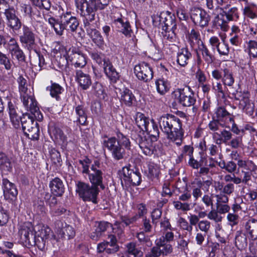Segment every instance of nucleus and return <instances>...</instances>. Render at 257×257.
Listing matches in <instances>:
<instances>
[{"label": "nucleus", "mask_w": 257, "mask_h": 257, "mask_svg": "<svg viewBox=\"0 0 257 257\" xmlns=\"http://www.w3.org/2000/svg\"><path fill=\"white\" fill-rule=\"evenodd\" d=\"M160 126L168 139L175 142L178 146L181 145L184 136L182 121L177 116L167 114L160 118Z\"/></svg>", "instance_id": "1"}, {"label": "nucleus", "mask_w": 257, "mask_h": 257, "mask_svg": "<svg viewBox=\"0 0 257 257\" xmlns=\"http://www.w3.org/2000/svg\"><path fill=\"white\" fill-rule=\"evenodd\" d=\"M47 21L58 36L63 35L64 30L73 34L77 32L79 26L78 19L73 16L71 12L63 13L59 19L50 16Z\"/></svg>", "instance_id": "2"}, {"label": "nucleus", "mask_w": 257, "mask_h": 257, "mask_svg": "<svg viewBox=\"0 0 257 257\" xmlns=\"http://www.w3.org/2000/svg\"><path fill=\"white\" fill-rule=\"evenodd\" d=\"M91 58L99 65L102 66L106 76L109 79L110 83H115L119 79L120 75L110 61L106 59L105 56L101 52L92 51L89 53Z\"/></svg>", "instance_id": "3"}, {"label": "nucleus", "mask_w": 257, "mask_h": 257, "mask_svg": "<svg viewBox=\"0 0 257 257\" xmlns=\"http://www.w3.org/2000/svg\"><path fill=\"white\" fill-rule=\"evenodd\" d=\"M96 12L83 14L80 15L84 18V27L87 35L91 38L93 42L99 48L103 49L104 46V41L100 33L97 30L91 23L95 20Z\"/></svg>", "instance_id": "4"}, {"label": "nucleus", "mask_w": 257, "mask_h": 257, "mask_svg": "<svg viewBox=\"0 0 257 257\" xmlns=\"http://www.w3.org/2000/svg\"><path fill=\"white\" fill-rule=\"evenodd\" d=\"M110 0H75L76 11L79 15L94 13L104 10Z\"/></svg>", "instance_id": "5"}, {"label": "nucleus", "mask_w": 257, "mask_h": 257, "mask_svg": "<svg viewBox=\"0 0 257 257\" xmlns=\"http://www.w3.org/2000/svg\"><path fill=\"white\" fill-rule=\"evenodd\" d=\"M76 192L83 201L92 202L95 204L98 203L99 190L96 186L79 181L76 183Z\"/></svg>", "instance_id": "6"}, {"label": "nucleus", "mask_w": 257, "mask_h": 257, "mask_svg": "<svg viewBox=\"0 0 257 257\" xmlns=\"http://www.w3.org/2000/svg\"><path fill=\"white\" fill-rule=\"evenodd\" d=\"M220 9L221 12L215 18V25L216 27H219L222 30L226 31L228 27V22L236 21L239 18L238 11L236 7H230L228 5Z\"/></svg>", "instance_id": "7"}, {"label": "nucleus", "mask_w": 257, "mask_h": 257, "mask_svg": "<svg viewBox=\"0 0 257 257\" xmlns=\"http://www.w3.org/2000/svg\"><path fill=\"white\" fill-rule=\"evenodd\" d=\"M61 59L63 60V63L61 64V67L67 66L70 63L75 68H83L87 63L85 55L75 47H72L67 50L63 58Z\"/></svg>", "instance_id": "8"}, {"label": "nucleus", "mask_w": 257, "mask_h": 257, "mask_svg": "<svg viewBox=\"0 0 257 257\" xmlns=\"http://www.w3.org/2000/svg\"><path fill=\"white\" fill-rule=\"evenodd\" d=\"M122 186H139L142 182V175L138 169L132 168L129 165L119 171Z\"/></svg>", "instance_id": "9"}, {"label": "nucleus", "mask_w": 257, "mask_h": 257, "mask_svg": "<svg viewBox=\"0 0 257 257\" xmlns=\"http://www.w3.org/2000/svg\"><path fill=\"white\" fill-rule=\"evenodd\" d=\"M37 37V36L35 33V31L31 27L24 25L22 33L19 36L20 41L22 46L29 52L36 49Z\"/></svg>", "instance_id": "10"}, {"label": "nucleus", "mask_w": 257, "mask_h": 257, "mask_svg": "<svg viewBox=\"0 0 257 257\" xmlns=\"http://www.w3.org/2000/svg\"><path fill=\"white\" fill-rule=\"evenodd\" d=\"M20 98L26 109L30 111L38 121H42L43 118V115L40 111L37 101L31 92L21 95Z\"/></svg>", "instance_id": "11"}, {"label": "nucleus", "mask_w": 257, "mask_h": 257, "mask_svg": "<svg viewBox=\"0 0 257 257\" xmlns=\"http://www.w3.org/2000/svg\"><path fill=\"white\" fill-rule=\"evenodd\" d=\"M222 82L225 88L228 91V93L231 95V98L234 99H239L241 94V91H239L234 86L235 84V77L232 71L227 68H225L223 70V77Z\"/></svg>", "instance_id": "12"}, {"label": "nucleus", "mask_w": 257, "mask_h": 257, "mask_svg": "<svg viewBox=\"0 0 257 257\" xmlns=\"http://www.w3.org/2000/svg\"><path fill=\"white\" fill-rule=\"evenodd\" d=\"M103 146L110 152L115 161L123 159L125 155L124 148L117 142L116 138L110 137L103 141Z\"/></svg>", "instance_id": "13"}, {"label": "nucleus", "mask_w": 257, "mask_h": 257, "mask_svg": "<svg viewBox=\"0 0 257 257\" xmlns=\"http://www.w3.org/2000/svg\"><path fill=\"white\" fill-rule=\"evenodd\" d=\"M37 227L38 230L35 231L34 243L40 250H43L46 242L52 235V231L47 226L40 225Z\"/></svg>", "instance_id": "14"}, {"label": "nucleus", "mask_w": 257, "mask_h": 257, "mask_svg": "<svg viewBox=\"0 0 257 257\" xmlns=\"http://www.w3.org/2000/svg\"><path fill=\"white\" fill-rule=\"evenodd\" d=\"M175 92L178 93L179 102L183 106L190 107L195 104L196 98L195 94L189 86L178 88Z\"/></svg>", "instance_id": "15"}, {"label": "nucleus", "mask_w": 257, "mask_h": 257, "mask_svg": "<svg viewBox=\"0 0 257 257\" xmlns=\"http://www.w3.org/2000/svg\"><path fill=\"white\" fill-rule=\"evenodd\" d=\"M134 70L137 78L145 82L150 81L153 77L152 68L147 63L143 62L136 65Z\"/></svg>", "instance_id": "16"}, {"label": "nucleus", "mask_w": 257, "mask_h": 257, "mask_svg": "<svg viewBox=\"0 0 257 257\" xmlns=\"http://www.w3.org/2000/svg\"><path fill=\"white\" fill-rule=\"evenodd\" d=\"M191 18L195 25L202 28L206 27L210 21V16L207 12L199 8H194L191 12Z\"/></svg>", "instance_id": "17"}, {"label": "nucleus", "mask_w": 257, "mask_h": 257, "mask_svg": "<svg viewBox=\"0 0 257 257\" xmlns=\"http://www.w3.org/2000/svg\"><path fill=\"white\" fill-rule=\"evenodd\" d=\"M108 238L109 241H104L97 244V250L98 253H102L104 251L108 254H112L116 252L119 249L117 244V240L114 235L110 234Z\"/></svg>", "instance_id": "18"}, {"label": "nucleus", "mask_w": 257, "mask_h": 257, "mask_svg": "<svg viewBox=\"0 0 257 257\" xmlns=\"http://www.w3.org/2000/svg\"><path fill=\"white\" fill-rule=\"evenodd\" d=\"M34 230L33 225L30 222H26L21 225L19 235L22 241L32 245L34 241Z\"/></svg>", "instance_id": "19"}, {"label": "nucleus", "mask_w": 257, "mask_h": 257, "mask_svg": "<svg viewBox=\"0 0 257 257\" xmlns=\"http://www.w3.org/2000/svg\"><path fill=\"white\" fill-rule=\"evenodd\" d=\"M6 24L7 28L13 33L18 32L24 24L22 23L21 19L16 14V11L14 10L5 16Z\"/></svg>", "instance_id": "20"}, {"label": "nucleus", "mask_w": 257, "mask_h": 257, "mask_svg": "<svg viewBox=\"0 0 257 257\" xmlns=\"http://www.w3.org/2000/svg\"><path fill=\"white\" fill-rule=\"evenodd\" d=\"M159 22L158 27L162 30L176 29L177 28L175 17L171 14L163 13L157 18Z\"/></svg>", "instance_id": "21"}, {"label": "nucleus", "mask_w": 257, "mask_h": 257, "mask_svg": "<svg viewBox=\"0 0 257 257\" xmlns=\"http://www.w3.org/2000/svg\"><path fill=\"white\" fill-rule=\"evenodd\" d=\"M113 24L115 25L117 31L123 34L126 37H131L133 35V31L128 21L121 16L113 20Z\"/></svg>", "instance_id": "22"}, {"label": "nucleus", "mask_w": 257, "mask_h": 257, "mask_svg": "<svg viewBox=\"0 0 257 257\" xmlns=\"http://www.w3.org/2000/svg\"><path fill=\"white\" fill-rule=\"evenodd\" d=\"M136 140L144 155L151 156L154 154L155 147L151 139L147 138L141 134H139L138 137L136 138Z\"/></svg>", "instance_id": "23"}, {"label": "nucleus", "mask_w": 257, "mask_h": 257, "mask_svg": "<svg viewBox=\"0 0 257 257\" xmlns=\"http://www.w3.org/2000/svg\"><path fill=\"white\" fill-rule=\"evenodd\" d=\"M2 181L5 198L9 202L15 200L18 193L16 185L7 178H3Z\"/></svg>", "instance_id": "24"}, {"label": "nucleus", "mask_w": 257, "mask_h": 257, "mask_svg": "<svg viewBox=\"0 0 257 257\" xmlns=\"http://www.w3.org/2000/svg\"><path fill=\"white\" fill-rule=\"evenodd\" d=\"M239 100L238 107L241 109L246 114L251 116L253 114L254 104L250 101L249 97L241 92L239 99H235Z\"/></svg>", "instance_id": "25"}, {"label": "nucleus", "mask_w": 257, "mask_h": 257, "mask_svg": "<svg viewBox=\"0 0 257 257\" xmlns=\"http://www.w3.org/2000/svg\"><path fill=\"white\" fill-rule=\"evenodd\" d=\"M49 187L55 196L61 197L65 192L64 184L62 180L58 177H55L50 182Z\"/></svg>", "instance_id": "26"}, {"label": "nucleus", "mask_w": 257, "mask_h": 257, "mask_svg": "<svg viewBox=\"0 0 257 257\" xmlns=\"http://www.w3.org/2000/svg\"><path fill=\"white\" fill-rule=\"evenodd\" d=\"M88 178L91 185L96 186L103 190L105 188L104 185L103 184V172L101 170H91L89 172Z\"/></svg>", "instance_id": "27"}, {"label": "nucleus", "mask_w": 257, "mask_h": 257, "mask_svg": "<svg viewBox=\"0 0 257 257\" xmlns=\"http://www.w3.org/2000/svg\"><path fill=\"white\" fill-rule=\"evenodd\" d=\"M216 119L224 123H229V122L233 121V115L227 111L223 106H218L214 112Z\"/></svg>", "instance_id": "28"}, {"label": "nucleus", "mask_w": 257, "mask_h": 257, "mask_svg": "<svg viewBox=\"0 0 257 257\" xmlns=\"http://www.w3.org/2000/svg\"><path fill=\"white\" fill-rule=\"evenodd\" d=\"M155 246L159 252L163 256H167L173 252V247L171 244L165 242L164 237H160L155 240Z\"/></svg>", "instance_id": "29"}, {"label": "nucleus", "mask_w": 257, "mask_h": 257, "mask_svg": "<svg viewBox=\"0 0 257 257\" xmlns=\"http://www.w3.org/2000/svg\"><path fill=\"white\" fill-rule=\"evenodd\" d=\"M34 117H35L33 115L27 112L24 113L23 116L21 117L22 129L24 134L30 131L33 126L38 125V123L35 121Z\"/></svg>", "instance_id": "30"}, {"label": "nucleus", "mask_w": 257, "mask_h": 257, "mask_svg": "<svg viewBox=\"0 0 257 257\" xmlns=\"http://www.w3.org/2000/svg\"><path fill=\"white\" fill-rule=\"evenodd\" d=\"M232 134L230 131L223 129L220 132H216L212 135L213 139L217 144H227L232 138Z\"/></svg>", "instance_id": "31"}, {"label": "nucleus", "mask_w": 257, "mask_h": 257, "mask_svg": "<svg viewBox=\"0 0 257 257\" xmlns=\"http://www.w3.org/2000/svg\"><path fill=\"white\" fill-rule=\"evenodd\" d=\"M76 78L80 86L84 90L88 89L91 85L92 81L90 75L84 73L81 70L76 71Z\"/></svg>", "instance_id": "32"}, {"label": "nucleus", "mask_w": 257, "mask_h": 257, "mask_svg": "<svg viewBox=\"0 0 257 257\" xmlns=\"http://www.w3.org/2000/svg\"><path fill=\"white\" fill-rule=\"evenodd\" d=\"M50 213L52 216H60L66 212L67 210L61 206H58L57 199L53 197L49 202Z\"/></svg>", "instance_id": "33"}, {"label": "nucleus", "mask_w": 257, "mask_h": 257, "mask_svg": "<svg viewBox=\"0 0 257 257\" xmlns=\"http://www.w3.org/2000/svg\"><path fill=\"white\" fill-rule=\"evenodd\" d=\"M135 121L138 126L142 131H140V134L144 135L143 132L148 131V127L150 126L151 123L150 119L142 113L137 112L136 114Z\"/></svg>", "instance_id": "34"}, {"label": "nucleus", "mask_w": 257, "mask_h": 257, "mask_svg": "<svg viewBox=\"0 0 257 257\" xmlns=\"http://www.w3.org/2000/svg\"><path fill=\"white\" fill-rule=\"evenodd\" d=\"M136 97L132 91L127 88H124L121 93L120 102L128 107L135 105Z\"/></svg>", "instance_id": "35"}, {"label": "nucleus", "mask_w": 257, "mask_h": 257, "mask_svg": "<svg viewBox=\"0 0 257 257\" xmlns=\"http://www.w3.org/2000/svg\"><path fill=\"white\" fill-rule=\"evenodd\" d=\"M191 56L192 54L187 48H182L179 50L177 53V63L181 66L184 67L188 64V61Z\"/></svg>", "instance_id": "36"}, {"label": "nucleus", "mask_w": 257, "mask_h": 257, "mask_svg": "<svg viewBox=\"0 0 257 257\" xmlns=\"http://www.w3.org/2000/svg\"><path fill=\"white\" fill-rule=\"evenodd\" d=\"M245 229L252 240L257 239V220L249 219L245 224Z\"/></svg>", "instance_id": "37"}, {"label": "nucleus", "mask_w": 257, "mask_h": 257, "mask_svg": "<svg viewBox=\"0 0 257 257\" xmlns=\"http://www.w3.org/2000/svg\"><path fill=\"white\" fill-rule=\"evenodd\" d=\"M235 245L239 250L245 249L247 246V238L242 231H237L235 235Z\"/></svg>", "instance_id": "38"}, {"label": "nucleus", "mask_w": 257, "mask_h": 257, "mask_svg": "<svg viewBox=\"0 0 257 257\" xmlns=\"http://www.w3.org/2000/svg\"><path fill=\"white\" fill-rule=\"evenodd\" d=\"M199 51L200 52L202 58L208 65L213 63L215 58L214 55L210 52L207 46L203 42L199 46Z\"/></svg>", "instance_id": "39"}, {"label": "nucleus", "mask_w": 257, "mask_h": 257, "mask_svg": "<svg viewBox=\"0 0 257 257\" xmlns=\"http://www.w3.org/2000/svg\"><path fill=\"white\" fill-rule=\"evenodd\" d=\"M244 5L243 14L244 16L251 19L257 18V5L250 2Z\"/></svg>", "instance_id": "40"}, {"label": "nucleus", "mask_w": 257, "mask_h": 257, "mask_svg": "<svg viewBox=\"0 0 257 257\" xmlns=\"http://www.w3.org/2000/svg\"><path fill=\"white\" fill-rule=\"evenodd\" d=\"M237 165L238 169H241L242 170L244 171L253 172L257 168V166L254 163L248 159H243L242 158L239 159L237 162Z\"/></svg>", "instance_id": "41"}, {"label": "nucleus", "mask_w": 257, "mask_h": 257, "mask_svg": "<svg viewBox=\"0 0 257 257\" xmlns=\"http://www.w3.org/2000/svg\"><path fill=\"white\" fill-rule=\"evenodd\" d=\"M13 165L10 158L4 153L0 152V170L3 173L12 171Z\"/></svg>", "instance_id": "42"}, {"label": "nucleus", "mask_w": 257, "mask_h": 257, "mask_svg": "<svg viewBox=\"0 0 257 257\" xmlns=\"http://www.w3.org/2000/svg\"><path fill=\"white\" fill-rule=\"evenodd\" d=\"M75 111L77 116V121L81 125H86L87 116L84 106L82 105H77L75 107Z\"/></svg>", "instance_id": "43"}, {"label": "nucleus", "mask_w": 257, "mask_h": 257, "mask_svg": "<svg viewBox=\"0 0 257 257\" xmlns=\"http://www.w3.org/2000/svg\"><path fill=\"white\" fill-rule=\"evenodd\" d=\"M244 51L250 57L254 58L257 57V41L250 40L246 41L244 44Z\"/></svg>", "instance_id": "44"}, {"label": "nucleus", "mask_w": 257, "mask_h": 257, "mask_svg": "<svg viewBox=\"0 0 257 257\" xmlns=\"http://www.w3.org/2000/svg\"><path fill=\"white\" fill-rule=\"evenodd\" d=\"M157 92L161 95L165 94L170 89V82L164 79H159L155 82Z\"/></svg>", "instance_id": "45"}, {"label": "nucleus", "mask_w": 257, "mask_h": 257, "mask_svg": "<svg viewBox=\"0 0 257 257\" xmlns=\"http://www.w3.org/2000/svg\"><path fill=\"white\" fill-rule=\"evenodd\" d=\"M148 177L152 180L159 179L160 174V169L159 166L153 162H150L148 165Z\"/></svg>", "instance_id": "46"}, {"label": "nucleus", "mask_w": 257, "mask_h": 257, "mask_svg": "<svg viewBox=\"0 0 257 257\" xmlns=\"http://www.w3.org/2000/svg\"><path fill=\"white\" fill-rule=\"evenodd\" d=\"M188 39L192 47H194L197 44L199 45V43H201V42H202L199 31L194 29H192L188 33Z\"/></svg>", "instance_id": "47"}, {"label": "nucleus", "mask_w": 257, "mask_h": 257, "mask_svg": "<svg viewBox=\"0 0 257 257\" xmlns=\"http://www.w3.org/2000/svg\"><path fill=\"white\" fill-rule=\"evenodd\" d=\"M207 151L208 154L211 156H222L221 144H217L216 141L207 144Z\"/></svg>", "instance_id": "48"}, {"label": "nucleus", "mask_w": 257, "mask_h": 257, "mask_svg": "<svg viewBox=\"0 0 257 257\" xmlns=\"http://www.w3.org/2000/svg\"><path fill=\"white\" fill-rule=\"evenodd\" d=\"M120 221H115L114 225L116 226L117 228H120L121 223H123L125 226H128L136 222L138 219L137 216H133L130 217L127 215H122L120 217Z\"/></svg>", "instance_id": "49"}, {"label": "nucleus", "mask_w": 257, "mask_h": 257, "mask_svg": "<svg viewBox=\"0 0 257 257\" xmlns=\"http://www.w3.org/2000/svg\"><path fill=\"white\" fill-rule=\"evenodd\" d=\"M127 251L129 255L136 257H143L144 253L142 250L137 247L136 243L131 242L126 244Z\"/></svg>", "instance_id": "50"}, {"label": "nucleus", "mask_w": 257, "mask_h": 257, "mask_svg": "<svg viewBox=\"0 0 257 257\" xmlns=\"http://www.w3.org/2000/svg\"><path fill=\"white\" fill-rule=\"evenodd\" d=\"M177 29L162 30L161 34L163 38L171 42H174L177 39Z\"/></svg>", "instance_id": "51"}, {"label": "nucleus", "mask_w": 257, "mask_h": 257, "mask_svg": "<svg viewBox=\"0 0 257 257\" xmlns=\"http://www.w3.org/2000/svg\"><path fill=\"white\" fill-rule=\"evenodd\" d=\"M146 232L142 231L137 233L136 236L141 245H145L148 247L151 246L152 242L151 240L150 236L146 235Z\"/></svg>", "instance_id": "52"}, {"label": "nucleus", "mask_w": 257, "mask_h": 257, "mask_svg": "<svg viewBox=\"0 0 257 257\" xmlns=\"http://www.w3.org/2000/svg\"><path fill=\"white\" fill-rule=\"evenodd\" d=\"M27 77H24L23 75H20L17 79V82L19 85V90L20 95L29 93L28 92V84L27 80Z\"/></svg>", "instance_id": "53"}, {"label": "nucleus", "mask_w": 257, "mask_h": 257, "mask_svg": "<svg viewBox=\"0 0 257 257\" xmlns=\"http://www.w3.org/2000/svg\"><path fill=\"white\" fill-rule=\"evenodd\" d=\"M117 142L120 145V146L124 147L126 150H130L131 143L130 139L121 133L118 132L116 133Z\"/></svg>", "instance_id": "54"}, {"label": "nucleus", "mask_w": 257, "mask_h": 257, "mask_svg": "<svg viewBox=\"0 0 257 257\" xmlns=\"http://www.w3.org/2000/svg\"><path fill=\"white\" fill-rule=\"evenodd\" d=\"M49 91L52 97L55 98L57 100L60 99L59 95L64 91L63 88L59 84L52 83L50 87Z\"/></svg>", "instance_id": "55"}, {"label": "nucleus", "mask_w": 257, "mask_h": 257, "mask_svg": "<svg viewBox=\"0 0 257 257\" xmlns=\"http://www.w3.org/2000/svg\"><path fill=\"white\" fill-rule=\"evenodd\" d=\"M152 137L151 140L154 139L157 141L159 136V132L157 125L155 123L154 120L151 121L150 126L148 131H145Z\"/></svg>", "instance_id": "56"}, {"label": "nucleus", "mask_w": 257, "mask_h": 257, "mask_svg": "<svg viewBox=\"0 0 257 257\" xmlns=\"http://www.w3.org/2000/svg\"><path fill=\"white\" fill-rule=\"evenodd\" d=\"M135 208L137 210V213L135 216H137L139 219L140 218L146 217V215L148 213L147 206L145 203H139L136 204Z\"/></svg>", "instance_id": "57"}, {"label": "nucleus", "mask_w": 257, "mask_h": 257, "mask_svg": "<svg viewBox=\"0 0 257 257\" xmlns=\"http://www.w3.org/2000/svg\"><path fill=\"white\" fill-rule=\"evenodd\" d=\"M207 8L211 10H218L224 3L225 0H206Z\"/></svg>", "instance_id": "58"}, {"label": "nucleus", "mask_w": 257, "mask_h": 257, "mask_svg": "<svg viewBox=\"0 0 257 257\" xmlns=\"http://www.w3.org/2000/svg\"><path fill=\"white\" fill-rule=\"evenodd\" d=\"M0 64L3 65L7 70L11 69L12 67V61L7 54L0 51Z\"/></svg>", "instance_id": "59"}, {"label": "nucleus", "mask_w": 257, "mask_h": 257, "mask_svg": "<svg viewBox=\"0 0 257 257\" xmlns=\"http://www.w3.org/2000/svg\"><path fill=\"white\" fill-rule=\"evenodd\" d=\"M25 135L31 140H38L39 138V127L38 124L33 126L30 131L25 133Z\"/></svg>", "instance_id": "60"}, {"label": "nucleus", "mask_w": 257, "mask_h": 257, "mask_svg": "<svg viewBox=\"0 0 257 257\" xmlns=\"http://www.w3.org/2000/svg\"><path fill=\"white\" fill-rule=\"evenodd\" d=\"M224 124L222 123L221 121L217 119H213L211 120L208 124V127L210 131L216 133V132L219 131L220 127H224Z\"/></svg>", "instance_id": "61"}, {"label": "nucleus", "mask_w": 257, "mask_h": 257, "mask_svg": "<svg viewBox=\"0 0 257 257\" xmlns=\"http://www.w3.org/2000/svg\"><path fill=\"white\" fill-rule=\"evenodd\" d=\"M212 89L217 96L222 98H226L224 91L223 89L222 84L220 82H217L216 84H212Z\"/></svg>", "instance_id": "62"}, {"label": "nucleus", "mask_w": 257, "mask_h": 257, "mask_svg": "<svg viewBox=\"0 0 257 257\" xmlns=\"http://www.w3.org/2000/svg\"><path fill=\"white\" fill-rule=\"evenodd\" d=\"M62 237L67 239L72 238L75 234L73 228L70 226L64 227L62 229Z\"/></svg>", "instance_id": "63"}, {"label": "nucleus", "mask_w": 257, "mask_h": 257, "mask_svg": "<svg viewBox=\"0 0 257 257\" xmlns=\"http://www.w3.org/2000/svg\"><path fill=\"white\" fill-rule=\"evenodd\" d=\"M10 54L12 58H15L19 62H24L26 61L25 54L20 47Z\"/></svg>", "instance_id": "64"}]
</instances>
